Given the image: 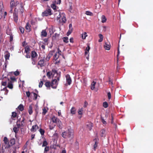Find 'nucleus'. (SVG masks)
I'll return each instance as SVG.
<instances>
[{"label": "nucleus", "instance_id": "obj_1", "mask_svg": "<svg viewBox=\"0 0 153 153\" xmlns=\"http://www.w3.org/2000/svg\"><path fill=\"white\" fill-rule=\"evenodd\" d=\"M62 136L64 138L71 140L74 137L73 131L71 129H68L67 131L62 133Z\"/></svg>", "mask_w": 153, "mask_h": 153}, {"label": "nucleus", "instance_id": "obj_2", "mask_svg": "<svg viewBox=\"0 0 153 153\" xmlns=\"http://www.w3.org/2000/svg\"><path fill=\"white\" fill-rule=\"evenodd\" d=\"M54 17L57 20H59V22L65 23L66 21L65 14L64 13H61L59 11H56L54 14Z\"/></svg>", "mask_w": 153, "mask_h": 153}, {"label": "nucleus", "instance_id": "obj_3", "mask_svg": "<svg viewBox=\"0 0 153 153\" xmlns=\"http://www.w3.org/2000/svg\"><path fill=\"white\" fill-rule=\"evenodd\" d=\"M60 76V73H57V71L55 70H53V79H56L59 80V79Z\"/></svg>", "mask_w": 153, "mask_h": 153}, {"label": "nucleus", "instance_id": "obj_4", "mask_svg": "<svg viewBox=\"0 0 153 153\" xmlns=\"http://www.w3.org/2000/svg\"><path fill=\"white\" fill-rule=\"evenodd\" d=\"M52 121L54 123H58V126L60 128H62V123L60 120L55 116H53L52 118Z\"/></svg>", "mask_w": 153, "mask_h": 153}, {"label": "nucleus", "instance_id": "obj_5", "mask_svg": "<svg viewBox=\"0 0 153 153\" xmlns=\"http://www.w3.org/2000/svg\"><path fill=\"white\" fill-rule=\"evenodd\" d=\"M59 81L56 79H53L52 81V82L51 84V87L53 88H56L57 87L58 83V82Z\"/></svg>", "mask_w": 153, "mask_h": 153}, {"label": "nucleus", "instance_id": "obj_6", "mask_svg": "<svg viewBox=\"0 0 153 153\" xmlns=\"http://www.w3.org/2000/svg\"><path fill=\"white\" fill-rule=\"evenodd\" d=\"M3 141L4 142V146L5 148H8L10 147V145L9 144L8 140L6 137H5L4 138Z\"/></svg>", "mask_w": 153, "mask_h": 153}, {"label": "nucleus", "instance_id": "obj_7", "mask_svg": "<svg viewBox=\"0 0 153 153\" xmlns=\"http://www.w3.org/2000/svg\"><path fill=\"white\" fill-rule=\"evenodd\" d=\"M52 14L51 10L50 9H48L42 13V15L43 16H47L48 15H50Z\"/></svg>", "mask_w": 153, "mask_h": 153}, {"label": "nucleus", "instance_id": "obj_8", "mask_svg": "<svg viewBox=\"0 0 153 153\" xmlns=\"http://www.w3.org/2000/svg\"><path fill=\"white\" fill-rule=\"evenodd\" d=\"M17 7H16L14 10V13H13V18L15 22H17L18 20V17L17 14H16V13L17 12Z\"/></svg>", "mask_w": 153, "mask_h": 153}, {"label": "nucleus", "instance_id": "obj_9", "mask_svg": "<svg viewBox=\"0 0 153 153\" xmlns=\"http://www.w3.org/2000/svg\"><path fill=\"white\" fill-rule=\"evenodd\" d=\"M104 47L105 50H109L111 48L110 43L109 42H105L104 45Z\"/></svg>", "mask_w": 153, "mask_h": 153}, {"label": "nucleus", "instance_id": "obj_10", "mask_svg": "<svg viewBox=\"0 0 153 153\" xmlns=\"http://www.w3.org/2000/svg\"><path fill=\"white\" fill-rule=\"evenodd\" d=\"M66 81L68 85H70L71 82V79L69 75L67 74L66 76Z\"/></svg>", "mask_w": 153, "mask_h": 153}, {"label": "nucleus", "instance_id": "obj_11", "mask_svg": "<svg viewBox=\"0 0 153 153\" xmlns=\"http://www.w3.org/2000/svg\"><path fill=\"white\" fill-rule=\"evenodd\" d=\"M69 30L68 32L67 35V36H69L73 30V28L72 27V25L71 24H70L69 25Z\"/></svg>", "mask_w": 153, "mask_h": 153}, {"label": "nucleus", "instance_id": "obj_12", "mask_svg": "<svg viewBox=\"0 0 153 153\" xmlns=\"http://www.w3.org/2000/svg\"><path fill=\"white\" fill-rule=\"evenodd\" d=\"M38 128V126L37 125L33 126L30 129L31 131L32 132L36 131L37 129Z\"/></svg>", "mask_w": 153, "mask_h": 153}, {"label": "nucleus", "instance_id": "obj_13", "mask_svg": "<svg viewBox=\"0 0 153 153\" xmlns=\"http://www.w3.org/2000/svg\"><path fill=\"white\" fill-rule=\"evenodd\" d=\"M90 49V47L89 45H88L86 47L85 52V56L89 55V51Z\"/></svg>", "mask_w": 153, "mask_h": 153}, {"label": "nucleus", "instance_id": "obj_14", "mask_svg": "<svg viewBox=\"0 0 153 153\" xmlns=\"http://www.w3.org/2000/svg\"><path fill=\"white\" fill-rule=\"evenodd\" d=\"M98 140H99L98 139H96V138L94 140L95 142V143L94 145V151H95L96 148L97 146Z\"/></svg>", "mask_w": 153, "mask_h": 153}, {"label": "nucleus", "instance_id": "obj_15", "mask_svg": "<svg viewBox=\"0 0 153 153\" xmlns=\"http://www.w3.org/2000/svg\"><path fill=\"white\" fill-rule=\"evenodd\" d=\"M86 126L88 129L90 130L92 129V124L91 123H88L86 124Z\"/></svg>", "mask_w": 153, "mask_h": 153}, {"label": "nucleus", "instance_id": "obj_16", "mask_svg": "<svg viewBox=\"0 0 153 153\" xmlns=\"http://www.w3.org/2000/svg\"><path fill=\"white\" fill-rule=\"evenodd\" d=\"M96 84V82L94 81H93L91 85V88L92 90H94Z\"/></svg>", "mask_w": 153, "mask_h": 153}, {"label": "nucleus", "instance_id": "obj_17", "mask_svg": "<svg viewBox=\"0 0 153 153\" xmlns=\"http://www.w3.org/2000/svg\"><path fill=\"white\" fill-rule=\"evenodd\" d=\"M106 132L105 130L102 129L100 132V135L101 137H105V135Z\"/></svg>", "mask_w": 153, "mask_h": 153}, {"label": "nucleus", "instance_id": "obj_18", "mask_svg": "<svg viewBox=\"0 0 153 153\" xmlns=\"http://www.w3.org/2000/svg\"><path fill=\"white\" fill-rule=\"evenodd\" d=\"M5 55L4 56V57H5L6 60H7V59H9V57L10 56V53L8 52L7 51H6L5 52Z\"/></svg>", "mask_w": 153, "mask_h": 153}, {"label": "nucleus", "instance_id": "obj_19", "mask_svg": "<svg viewBox=\"0 0 153 153\" xmlns=\"http://www.w3.org/2000/svg\"><path fill=\"white\" fill-rule=\"evenodd\" d=\"M107 19L104 15H102L101 16V22L104 23L106 21Z\"/></svg>", "mask_w": 153, "mask_h": 153}, {"label": "nucleus", "instance_id": "obj_20", "mask_svg": "<svg viewBox=\"0 0 153 153\" xmlns=\"http://www.w3.org/2000/svg\"><path fill=\"white\" fill-rule=\"evenodd\" d=\"M88 36L87 33L85 32H84L82 34V39H86V37Z\"/></svg>", "mask_w": 153, "mask_h": 153}, {"label": "nucleus", "instance_id": "obj_21", "mask_svg": "<svg viewBox=\"0 0 153 153\" xmlns=\"http://www.w3.org/2000/svg\"><path fill=\"white\" fill-rule=\"evenodd\" d=\"M41 36L42 37H45L47 36V33L44 30H42L41 32Z\"/></svg>", "mask_w": 153, "mask_h": 153}, {"label": "nucleus", "instance_id": "obj_22", "mask_svg": "<svg viewBox=\"0 0 153 153\" xmlns=\"http://www.w3.org/2000/svg\"><path fill=\"white\" fill-rule=\"evenodd\" d=\"M30 25H29V23H27L26 25L25 28L27 31L29 32L30 31Z\"/></svg>", "mask_w": 153, "mask_h": 153}, {"label": "nucleus", "instance_id": "obj_23", "mask_svg": "<svg viewBox=\"0 0 153 153\" xmlns=\"http://www.w3.org/2000/svg\"><path fill=\"white\" fill-rule=\"evenodd\" d=\"M47 76L49 78H51L53 76V71L52 72H48L47 74Z\"/></svg>", "mask_w": 153, "mask_h": 153}, {"label": "nucleus", "instance_id": "obj_24", "mask_svg": "<svg viewBox=\"0 0 153 153\" xmlns=\"http://www.w3.org/2000/svg\"><path fill=\"white\" fill-rule=\"evenodd\" d=\"M7 87L10 89H12L13 88V85L12 82H10L8 83Z\"/></svg>", "mask_w": 153, "mask_h": 153}, {"label": "nucleus", "instance_id": "obj_25", "mask_svg": "<svg viewBox=\"0 0 153 153\" xmlns=\"http://www.w3.org/2000/svg\"><path fill=\"white\" fill-rule=\"evenodd\" d=\"M28 111L30 114H32L33 112L32 107L31 105H30V106H29Z\"/></svg>", "mask_w": 153, "mask_h": 153}, {"label": "nucleus", "instance_id": "obj_26", "mask_svg": "<svg viewBox=\"0 0 153 153\" xmlns=\"http://www.w3.org/2000/svg\"><path fill=\"white\" fill-rule=\"evenodd\" d=\"M76 109L74 107H72L71 109V112L72 114H74L76 113Z\"/></svg>", "mask_w": 153, "mask_h": 153}, {"label": "nucleus", "instance_id": "obj_27", "mask_svg": "<svg viewBox=\"0 0 153 153\" xmlns=\"http://www.w3.org/2000/svg\"><path fill=\"white\" fill-rule=\"evenodd\" d=\"M44 62L43 60H40L38 63V65L41 66H43L44 65Z\"/></svg>", "mask_w": 153, "mask_h": 153}, {"label": "nucleus", "instance_id": "obj_28", "mask_svg": "<svg viewBox=\"0 0 153 153\" xmlns=\"http://www.w3.org/2000/svg\"><path fill=\"white\" fill-rule=\"evenodd\" d=\"M99 36L100 37V39L98 41L99 42H101L102 41L103 39V35L101 34H99Z\"/></svg>", "mask_w": 153, "mask_h": 153}, {"label": "nucleus", "instance_id": "obj_29", "mask_svg": "<svg viewBox=\"0 0 153 153\" xmlns=\"http://www.w3.org/2000/svg\"><path fill=\"white\" fill-rule=\"evenodd\" d=\"M37 55L36 53L34 51H32L31 53V56L32 58H34Z\"/></svg>", "mask_w": 153, "mask_h": 153}, {"label": "nucleus", "instance_id": "obj_30", "mask_svg": "<svg viewBox=\"0 0 153 153\" xmlns=\"http://www.w3.org/2000/svg\"><path fill=\"white\" fill-rule=\"evenodd\" d=\"M10 144L12 145L15 144V140L14 139H11L10 141Z\"/></svg>", "mask_w": 153, "mask_h": 153}, {"label": "nucleus", "instance_id": "obj_31", "mask_svg": "<svg viewBox=\"0 0 153 153\" xmlns=\"http://www.w3.org/2000/svg\"><path fill=\"white\" fill-rule=\"evenodd\" d=\"M7 34L9 35H11V30L9 28H7L6 30Z\"/></svg>", "mask_w": 153, "mask_h": 153}, {"label": "nucleus", "instance_id": "obj_32", "mask_svg": "<svg viewBox=\"0 0 153 153\" xmlns=\"http://www.w3.org/2000/svg\"><path fill=\"white\" fill-rule=\"evenodd\" d=\"M49 33H50V35H51L52 34H53L54 32L53 28L52 27H51V28H50L49 29Z\"/></svg>", "mask_w": 153, "mask_h": 153}, {"label": "nucleus", "instance_id": "obj_33", "mask_svg": "<svg viewBox=\"0 0 153 153\" xmlns=\"http://www.w3.org/2000/svg\"><path fill=\"white\" fill-rule=\"evenodd\" d=\"M18 109L21 111H22L24 109L23 106L22 105L20 104L18 107Z\"/></svg>", "mask_w": 153, "mask_h": 153}, {"label": "nucleus", "instance_id": "obj_34", "mask_svg": "<svg viewBox=\"0 0 153 153\" xmlns=\"http://www.w3.org/2000/svg\"><path fill=\"white\" fill-rule=\"evenodd\" d=\"M63 41L65 43H67L68 42V39L67 37H64L63 38Z\"/></svg>", "mask_w": 153, "mask_h": 153}, {"label": "nucleus", "instance_id": "obj_35", "mask_svg": "<svg viewBox=\"0 0 153 153\" xmlns=\"http://www.w3.org/2000/svg\"><path fill=\"white\" fill-rule=\"evenodd\" d=\"M51 7L52 8H53V10H56V6L55 4V3H53L51 5Z\"/></svg>", "mask_w": 153, "mask_h": 153}, {"label": "nucleus", "instance_id": "obj_36", "mask_svg": "<svg viewBox=\"0 0 153 153\" xmlns=\"http://www.w3.org/2000/svg\"><path fill=\"white\" fill-rule=\"evenodd\" d=\"M48 145V143L46 140H44L42 143V146H46Z\"/></svg>", "mask_w": 153, "mask_h": 153}, {"label": "nucleus", "instance_id": "obj_37", "mask_svg": "<svg viewBox=\"0 0 153 153\" xmlns=\"http://www.w3.org/2000/svg\"><path fill=\"white\" fill-rule=\"evenodd\" d=\"M59 55H58V53H56L54 56V59L55 60H56L58 58Z\"/></svg>", "mask_w": 153, "mask_h": 153}, {"label": "nucleus", "instance_id": "obj_38", "mask_svg": "<svg viewBox=\"0 0 153 153\" xmlns=\"http://www.w3.org/2000/svg\"><path fill=\"white\" fill-rule=\"evenodd\" d=\"M13 131L15 133H17L19 130L18 128L16 127H14L13 129Z\"/></svg>", "mask_w": 153, "mask_h": 153}, {"label": "nucleus", "instance_id": "obj_39", "mask_svg": "<svg viewBox=\"0 0 153 153\" xmlns=\"http://www.w3.org/2000/svg\"><path fill=\"white\" fill-rule=\"evenodd\" d=\"M16 6V4L14 2H11L10 3V7H13V6Z\"/></svg>", "mask_w": 153, "mask_h": 153}, {"label": "nucleus", "instance_id": "obj_40", "mask_svg": "<svg viewBox=\"0 0 153 153\" xmlns=\"http://www.w3.org/2000/svg\"><path fill=\"white\" fill-rule=\"evenodd\" d=\"M85 14L89 16H92L93 14L91 12L89 11H86Z\"/></svg>", "mask_w": 153, "mask_h": 153}, {"label": "nucleus", "instance_id": "obj_41", "mask_svg": "<svg viewBox=\"0 0 153 153\" xmlns=\"http://www.w3.org/2000/svg\"><path fill=\"white\" fill-rule=\"evenodd\" d=\"M45 85L47 87H49L50 85H51V84L49 82H46L45 83Z\"/></svg>", "mask_w": 153, "mask_h": 153}, {"label": "nucleus", "instance_id": "obj_42", "mask_svg": "<svg viewBox=\"0 0 153 153\" xmlns=\"http://www.w3.org/2000/svg\"><path fill=\"white\" fill-rule=\"evenodd\" d=\"M39 132L42 135H43L44 134L45 131L44 130L42 129H40Z\"/></svg>", "mask_w": 153, "mask_h": 153}, {"label": "nucleus", "instance_id": "obj_43", "mask_svg": "<svg viewBox=\"0 0 153 153\" xmlns=\"http://www.w3.org/2000/svg\"><path fill=\"white\" fill-rule=\"evenodd\" d=\"M103 106L105 108H106L108 107V104L106 102H104L103 103Z\"/></svg>", "mask_w": 153, "mask_h": 153}, {"label": "nucleus", "instance_id": "obj_44", "mask_svg": "<svg viewBox=\"0 0 153 153\" xmlns=\"http://www.w3.org/2000/svg\"><path fill=\"white\" fill-rule=\"evenodd\" d=\"M83 111V109L82 108H80L79 109V111H78V114H80V115H81L82 114V111Z\"/></svg>", "mask_w": 153, "mask_h": 153}, {"label": "nucleus", "instance_id": "obj_45", "mask_svg": "<svg viewBox=\"0 0 153 153\" xmlns=\"http://www.w3.org/2000/svg\"><path fill=\"white\" fill-rule=\"evenodd\" d=\"M29 50V48L28 47H27L25 48V51L26 53H28Z\"/></svg>", "mask_w": 153, "mask_h": 153}, {"label": "nucleus", "instance_id": "obj_46", "mask_svg": "<svg viewBox=\"0 0 153 153\" xmlns=\"http://www.w3.org/2000/svg\"><path fill=\"white\" fill-rule=\"evenodd\" d=\"M42 114L45 115L47 112V110L45 108H44L43 109Z\"/></svg>", "mask_w": 153, "mask_h": 153}, {"label": "nucleus", "instance_id": "obj_47", "mask_svg": "<svg viewBox=\"0 0 153 153\" xmlns=\"http://www.w3.org/2000/svg\"><path fill=\"white\" fill-rule=\"evenodd\" d=\"M17 114L15 112H13L12 113V116L13 117H15L16 116Z\"/></svg>", "mask_w": 153, "mask_h": 153}, {"label": "nucleus", "instance_id": "obj_48", "mask_svg": "<svg viewBox=\"0 0 153 153\" xmlns=\"http://www.w3.org/2000/svg\"><path fill=\"white\" fill-rule=\"evenodd\" d=\"M101 120L102 123L104 124H106V122L104 120V119L102 117H101Z\"/></svg>", "mask_w": 153, "mask_h": 153}, {"label": "nucleus", "instance_id": "obj_49", "mask_svg": "<svg viewBox=\"0 0 153 153\" xmlns=\"http://www.w3.org/2000/svg\"><path fill=\"white\" fill-rule=\"evenodd\" d=\"M49 150V148L48 147L46 146L45 148V151L44 153H45V152H47Z\"/></svg>", "mask_w": 153, "mask_h": 153}, {"label": "nucleus", "instance_id": "obj_50", "mask_svg": "<svg viewBox=\"0 0 153 153\" xmlns=\"http://www.w3.org/2000/svg\"><path fill=\"white\" fill-rule=\"evenodd\" d=\"M19 29L20 32L22 33H23L24 32V29L22 27H20L19 28Z\"/></svg>", "mask_w": 153, "mask_h": 153}, {"label": "nucleus", "instance_id": "obj_51", "mask_svg": "<svg viewBox=\"0 0 153 153\" xmlns=\"http://www.w3.org/2000/svg\"><path fill=\"white\" fill-rule=\"evenodd\" d=\"M37 96L36 94L35 93H33V99L36 100L37 98Z\"/></svg>", "mask_w": 153, "mask_h": 153}, {"label": "nucleus", "instance_id": "obj_52", "mask_svg": "<svg viewBox=\"0 0 153 153\" xmlns=\"http://www.w3.org/2000/svg\"><path fill=\"white\" fill-rule=\"evenodd\" d=\"M14 74L15 76H17L19 74V71H16L14 72Z\"/></svg>", "mask_w": 153, "mask_h": 153}, {"label": "nucleus", "instance_id": "obj_53", "mask_svg": "<svg viewBox=\"0 0 153 153\" xmlns=\"http://www.w3.org/2000/svg\"><path fill=\"white\" fill-rule=\"evenodd\" d=\"M51 55L49 54L46 57V60L47 61H48L51 57Z\"/></svg>", "mask_w": 153, "mask_h": 153}, {"label": "nucleus", "instance_id": "obj_54", "mask_svg": "<svg viewBox=\"0 0 153 153\" xmlns=\"http://www.w3.org/2000/svg\"><path fill=\"white\" fill-rule=\"evenodd\" d=\"M43 83L42 81H41L39 83V88H41L42 87L43 85Z\"/></svg>", "mask_w": 153, "mask_h": 153}, {"label": "nucleus", "instance_id": "obj_55", "mask_svg": "<svg viewBox=\"0 0 153 153\" xmlns=\"http://www.w3.org/2000/svg\"><path fill=\"white\" fill-rule=\"evenodd\" d=\"M107 95L108 97V99L109 100L111 98V94L110 92H108Z\"/></svg>", "mask_w": 153, "mask_h": 153}, {"label": "nucleus", "instance_id": "obj_56", "mask_svg": "<svg viewBox=\"0 0 153 153\" xmlns=\"http://www.w3.org/2000/svg\"><path fill=\"white\" fill-rule=\"evenodd\" d=\"M1 85H2L5 86L7 85V82H2Z\"/></svg>", "mask_w": 153, "mask_h": 153}, {"label": "nucleus", "instance_id": "obj_57", "mask_svg": "<svg viewBox=\"0 0 153 153\" xmlns=\"http://www.w3.org/2000/svg\"><path fill=\"white\" fill-rule=\"evenodd\" d=\"M26 94L27 96L28 97H29L30 95V92L29 91H27V92H26Z\"/></svg>", "mask_w": 153, "mask_h": 153}, {"label": "nucleus", "instance_id": "obj_58", "mask_svg": "<svg viewBox=\"0 0 153 153\" xmlns=\"http://www.w3.org/2000/svg\"><path fill=\"white\" fill-rule=\"evenodd\" d=\"M13 35L11 34L10 35V41L11 42L13 41Z\"/></svg>", "mask_w": 153, "mask_h": 153}, {"label": "nucleus", "instance_id": "obj_59", "mask_svg": "<svg viewBox=\"0 0 153 153\" xmlns=\"http://www.w3.org/2000/svg\"><path fill=\"white\" fill-rule=\"evenodd\" d=\"M55 3L57 4H59L61 3V0H56V1H55Z\"/></svg>", "mask_w": 153, "mask_h": 153}, {"label": "nucleus", "instance_id": "obj_60", "mask_svg": "<svg viewBox=\"0 0 153 153\" xmlns=\"http://www.w3.org/2000/svg\"><path fill=\"white\" fill-rule=\"evenodd\" d=\"M4 90V91H6L7 93H6V94H7L8 92V90L7 89V88H3V90Z\"/></svg>", "mask_w": 153, "mask_h": 153}, {"label": "nucleus", "instance_id": "obj_61", "mask_svg": "<svg viewBox=\"0 0 153 153\" xmlns=\"http://www.w3.org/2000/svg\"><path fill=\"white\" fill-rule=\"evenodd\" d=\"M58 52H56V53H58V55H59L61 54V51H60L59 49H58Z\"/></svg>", "mask_w": 153, "mask_h": 153}, {"label": "nucleus", "instance_id": "obj_62", "mask_svg": "<svg viewBox=\"0 0 153 153\" xmlns=\"http://www.w3.org/2000/svg\"><path fill=\"white\" fill-rule=\"evenodd\" d=\"M88 105V103L86 102V101H85L84 102V107H86L87 105Z\"/></svg>", "mask_w": 153, "mask_h": 153}, {"label": "nucleus", "instance_id": "obj_63", "mask_svg": "<svg viewBox=\"0 0 153 153\" xmlns=\"http://www.w3.org/2000/svg\"><path fill=\"white\" fill-rule=\"evenodd\" d=\"M10 79L12 80L13 81L16 80V79L14 77H11Z\"/></svg>", "mask_w": 153, "mask_h": 153}, {"label": "nucleus", "instance_id": "obj_64", "mask_svg": "<svg viewBox=\"0 0 153 153\" xmlns=\"http://www.w3.org/2000/svg\"><path fill=\"white\" fill-rule=\"evenodd\" d=\"M21 7V9L20 10L21 11V12L22 13H23V10L22 9V6L21 5H19Z\"/></svg>", "mask_w": 153, "mask_h": 153}]
</instances>
